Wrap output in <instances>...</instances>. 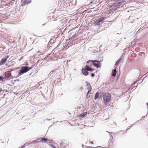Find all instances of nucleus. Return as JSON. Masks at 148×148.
I'll use <instances>...</instances> for the list:
<instances>
[{
    "instance_id": "obj_1",
    "label": "nucleus",
    "mask_w": 148,
    "mask_h": 148,
    "mask_svg": "<svg viewBox=\"0 0 148 148\" xmlns=\"http://www.w3.org/2000/svg\"><path fill=\"white\" fill-rule=\"evenodd\" d=\"M33 65H32L30 67L27 66H23L21 67V68L19 69V71H18V74L16 76V77L17 78L23 74L27 72L33 68Z\"/></svg>"
},
{
    "instance_id": "obj_2",
    "label": "nucleus",
    "mask_w": 148,
    "mask_h": 148,
    "mask_svg": "<svg viewBox=\"0 0 148 148\" xmlns=\"http://www.w3.org/2000/svg\"><path fill=\"white\" fill-rule=\"evenodd\" d=\"M121 2L116 1L109 4L108 6L111 8V10L115 11L118 10L120 7H121Z\"/></svg>"
},
{
    "instance_id": "obj_3",
    "label": "nucleus",
    "mask_w": 148,
    "mask_h": 148,
    "mask_svg": "<svg viewBox=\"0 0 148 148\" xmlns=\"http://www.w3.org/2000/svg\"><path fill=\"white\" fill-rule=\"evenodd\" d=\"M111 96L110 94L108 92H106V95L104 96L103 98V103L105 105L108 103L111 100Z\"/></svg>"
},
{
    "instance_id": "obj_4",
    "label": "nucleus",
    "mask_w": 148,
    "mask_h": 148,
    "mask_svg": "<svg viewBox=\"0 0 148 148\" xmlns=\"http://www.w3.org/2000/svg\"><path fill=\"white\" fill-rule=\"evenodd\" d=\"M3 76L6 79V80H9V78H13V77L12 75V73L9 71L5 72L4 73Z\"/></svg>"
},
{
    "instance_id": "obj_5",
    "label": "nucleus",
    "mask_w": 148,
    "mask_h": 148,
    "mask_svg": "<svg viewBox=\"0 0 148 148\" xmlns=\"http://www.w3.org/2000/svg\"><path fill=\"white\" fill-rule=\"evenodd\" d=\"M103 60V58H102V60L100 61H98L97 60H94V61H96L92 63H93V66H94L95 67H96L97 68H100L101 66V64L100 62H102Z\"/></svg>"
},
{
    "instance_id": "obj_6",
    "label": "nucleus",
    "mask_w": 148,
    "mask_h": 148,
    "mask_svg": "<svg viewBox=\"0 0 148 148\" xmlns=\"http://www.w3.org/2000/svg\"><path fill=\"white\" fill-rule=\"evenodd\" d=\"M9 57V56L8 55H6L5 57L3 58L0 61V66L3 65Z\"/></svg>"
},
{
    "instance_id": "obj_7",
    "label": "nucleus",
    "mask_w": 148,
    "mask_h": 148,
    "mask_svg": "<svg viewBox=\"0 0 148 148\" xmlns=\"http://www.w3.org/2000/svg\"><path fill=\"white\" fill-rule=\"evenodd\" d=\"M106 132L108 133L109 134L110 137L108 143V145L110 146L111 145H112L113 144V142L112 141V140L113 139V138L112 136L110 134V132H109L108 131H106Z\"/></svg>"
},
{
    "instance_id": "obj_8",
    "label": "nucleus",
    "mask_w": 148,
    "mask_h": 148,
    "mask_svg": "<svg viewBox=\"0 0 148 148\" xmlns=\"http://www.w3.org/2000/svg\"><path fill=\"white\" fill-rule=\"evenodd\" d=\"M21 6H23L26 5V4H28L30 3L31 1V0H21Z\"/></svg>"
},
{
    "instance_id": "obj_9",
    "label": "nucleus",
    "mask_w": 148,
    "mask_h": 148,
    "mask_svg": "<svg viewBox=\"0 0 148 148\" xmlns=\"http://www.w3.org/2000/svg\"><path fill=\"white\" fill-rule=\"evenodd\" d=\"M87 70H85V69L82 68L81 70L82 74L83 75L85 76H87L89 74V73Z\"/></svg>"
},
{
    "instance_id": "obj_10",
    "label": "nucleus",
    "mask_w": 148,
    "mask_h": 148,
    "mask_svg": "<svg viewBox=\"0 0 148 148\" xmlns=\"http://www.w3.org/2000/svg\"><path fill=\"white\" fill-rule=\"evenodd\" d=\"M87 112H84L82 114H81L78 115V117L80 119L81 118H83L85 117L87 114Z\"/></svg>"
},
{
    "instance_id": "obj_11",
    "label": "nucleus",
    "mask_w": 148,
    "mask_h": 148,
    "mask_svg": "<svg viewBox=\"0 0 148 148\" xmlns=\"http://www.w3.org/2000/svg\"><path fill=\"white\" fill-rule=\"evenodd\" d=\"M116 74V69H114L112 70L111 75L113 77H115Z\"/></svg>"
},
{
    "instance_id": "obj_12",
    "label": "nucleus",
    "mask_w": 148,
    "mask_h": 148,
    "mask_svg": "<svg viewBox=\"0 0 148 148\" xmlns=\"http://www.w3.org/2000/svg\"><path fill=\"white\" fill-rule=\"evenodd\" d=\"M100 22L97 19L94 22V26H99L100 25Z\"/></svg>"
},
{
    "instance_id": "obj_13",
    "label": "nucleus",
    "mask_w": 148,
    "mask_h": 148,
    "mask_svg": "<svg viewBox=\"0 0 148 148\" xmlns=\"http://www.w3.org/2000/svg\"><path fill=\"white\" fill-rule=\"evenodd\" d=\"M99 92H97L94 96V99L95 100H97L98 98H99Z\"/></svg>"
},
{
    "instance_id": "obj_14",
    "label": "nucleus",
    "mask_w": 148,
    "mask_h": 148,
    "mask_svg": "<svg viewBox=\"0 0 148 148\" xmlns=\"http://www.w3.org/2000/svg\"><path fill=\"white\" fill-rule=\"evenodd\" d=\"M122 58H120L116 62L115 64V66H118L119 65L120 61L121 60Z\"/></svg>"
},
{
    "instance_id": "obj_15",
    "label": "nucleus",
    "mask_w": 148,
    "mask_h": 148,
    "mask_svg": "<svg viewBox=\"0 0 148 148\" xmlns=\"http://www.w3.org/2000/svg\"><path fill=\"white\" fill-rule=\"evenodd\" d=\"M106 18V17L105 16H102L99 18H98V19L100 21V23L102 22Z\"/></svg>"
},
{
    "instance_id": "obj_16",
    "label": "nucleus",
    "mask_w": 148,
    "mask_h": 148,
    "mask_svg": "<svg viewBox=\"0 0 148 148\" xmlns=\"http://www.w3.org/2000/svg\"><path fill=\"white\" fill-rule=\"evenodd\" d=\"M99 94L100 98L102 97H103V98L104 96L106 95V92L103 93V92H100V93H99Z\"/></svg>"
},
{
    "instance_id": "obj_17",
    "label": "nucleus",
    "mask_w": 148,
    "mask_h": 148,
    "mask_svg": "<svg viewBox=\"0 0 148 148\" xmlns=\"http://www.w3.org/2000/svg\"><path fill=\"white\" fill-rule=\"evenodd\" d=\"M78 35L77 34H75L73 36H72L69 39V40H71L72 39L74 38H76L77 36Z\"/></svg>"
},
{
    "instance_id": "obj_18",
    "label": "nucleus",
    "mask_w": 148,
    "mask_h": 148,
    "mask_svg": "<svg viewBox=\"0 0 148 148\" xmlns=\"http://www.w3.org/2000/svg\"><path fill=\"white\" fill-rule=\"evenodd\" d=\"M40 140L42 141L43 142L46 143L47 141H49V140L46 138H42L40 139Z\"/></svg>"
},
{
    "instance_id": "obj_19",
    "label": "nucleus",
    "mask_w": 148,
    "mask_h": 148,
    "mask_svg": "<svg viewBox=\"0 0 148 148\" xmlns=\"http://www.w3.org/2000/svg\"><path fill=\"white\" fill-rule=\"evenodd\" d=\"M21 68V67H18L16 68H14V69H10V71L12 72L14 71L15 70H17L18 69H20Z\"/></svg>"
},
{
    "instance_id": "obj_20",
    "label": "nucleus",
    "mask_w": 148,
    "mask_h": 148,
    "mask_svg": "<svg viewBox=\"0 0 148 148\" xmlns=\"http://www.w3.org/2000/svg\"><path fill=\"white\" fill-rule=\"evenodd\" d=\"M90 68V66L88 65H86L84 66V68L83 69H85V70H89V69Z\"/></svg>"
},
{
    "instance_id": "obj_21",
    "label": "nucleus",
    "mask_w": 148,
    "mask_h": 148,
    "mask_svg": "<svg viewBox=\"0 0 148 148\" xmlns=\"http://www.w3.org/2000/svg\"><path fill=\"white\" fill-rule=\"evenodd\" d=\"M92 90V87H91V88H90V90H89L88 92H87V93L86 94V97L87 98H88V95H89V93Z\"/></svg>"
},
{
    "instance_id": "obj_22",
    "label": "nucleus",
    "mask_w": 148,
    "mask_h": 148,
    "mask_svg": "<svg viewBox=\"0 0 148 148\" xmlns=\"http://www.w3.org/2000/svg\"><path fill=\"white\" fill-rule=\"evenodd\" d=\"M95 61H94V60H89L87 61L86 63L87 64H89L90 62H92V63L93 62H95Z\"/></svg>"
},
{
    "instance_id": "obj_23",
    "label": "nucleus",
    "mask_w": 148,
    "mask_h": 148,
    "mask_svg": "<svg viewBox=\"0 0 148 148\" xmlns=\"http://www.w3.org/2000/svg\"><path fill=\"white\" fill-rule=\"evenodd\" d=\"M39 142H40V141H37L36 140H34V141H32L31 143V144H36L37 143H39Z\"/></svg>"
},
{
    "instance_id": "obj_24",
    "label": "nucleus",
    "mask_w": 148,
    "mask_h": 148,
    "mask_svg": "<svg viewBox=\"0 0 148 148\" xmlns=\"http://www.w3.org/2000/svg\"><path fill=\"white\" fill-rule=\"evenodd\" d=\"M5 47L4 46L2 47H0V52L3 51V50L5 49Z\"/></svg>"
},
{
    "instance_id": "obj_25",
    "label": "nucleus",
    "mask_w": 148,
    "mask_h": 148,
    "mask_svg": "<svg viewBox=\"0 0 148 148\" xmlns=\"http://www.w3.org/2000/svg\"><path fill=\"white\" fill-rule=\"evenodd\" d=\"M14 1L15 0H12L10 2L9 4L11 5H13V4L14 3Z\"/></svg>"
},
{
    "instance_id": "obj_26",
    "label": "nucleus",
    "mask_w": 148,
    "mask_h": 148,
    "mask_svg": "<svg viewBox=\"0 0 148 148\" xmlns=\"http://www.w3.org/2000/svg\"><path fill=\"white\" fill-rule=\"evenodd\" d=\"M136 83V82H134L133 83L132 85L131 86V90H132L133 89V87H134L135 86V84Z\"/></svg>"
},
{
    "instance_id": "obj_27",
    "label": "nucleus",
    "mask_w": 148,
    "mask_h": 148,
    "mask_svg": "<svg viewBox=\"0 0 148 148\" xmlns=\"http://www.w3.org/2000/svg\"><path fill=\"white\" fill-rule=\"evenodd\" d=\"M54 73L53 71H51L49 73L50 74V76L51 77H52L53 76V74Z\"/></svg>"
},
{
    "instance_id": "obj_28",
    "label": "nucleus",
    "mask_w": 148,
    "mask_h": 148,
    "mask_svg": "<svg viewBox=\"0 0 148 148\" xmlns=\"http://www.w3.org/2000/svg\"><path fill=\"white\" fill-rule=\"evenodd\" d=\"M86 83H87V85L88 86H89L90 87V88H91V86L90 83L87 81L86 82Z\"/></svg>"
},
{
    "instance_id": "obj_29",
    "label": "nucleus",
    "mask_w": 148,
    "mask_h": 148,
    "mask_svg": "<svg viewBox=\"0 0 148 148\" xmlns=\"http://www.w3.org/2000/svg\"><path fill=\"white\" fill-rule=\"evenodd\" d=\"M5 80H6V79H5V77L3 76V78L2 79V80H1V81L2 82H5Z\"/></svg>"
},
{
    "instance_id": "obj_30",
    "label": "nucleus",
    "mask_w": 148,
    "mask_h": 148,
    "mask_svg": "<svg viewBox=\"0 0 148 148\" xmlns=\"http://www.w3.org/2000/svg\"><path fill=\"white\" fill-rule=\"evenodd\" d=\"M94 70V69H91V68H90L89 70H88L87 71H89L90 72H92Z\"/></svg>"
},
{
    "instance_id": "obj_31",
    "label": "nucleus",
    "mask_w": 148,
    "mask_h": 148,
    "mask_svg": "<svg viewBox=\"0 0 148 148\" xmlns=\"http://www.w3.org/2000/svg\"><path fill=\"white\" fill-rule=\"evenodd\" d=\"M88 65L90 67V68H91V66L92 65H93V63H89V65Z\"/></svg>"
},
{
    "instance_id": "obj_32",
    "label": "nucleus",
    "mask_w": 148,
    "mask_h": 148,
    "mask_svg": "<svg viewBox=\"0 0 148 148\" xmlns=\"http://www.w3.org/2000/svg\"><path fill=\"white\" fill-rule=\"evenodd\" d=\"M141 120L142 119H140V120H138L135 123L132 124V125H133L135 123H136L137 122H139V121H140V122L141 121Z\"/></svg>"
},
{
    "instance_id": "obj_33",
    "label": "nucleus",
    "mask_w": 148,
    "mask_h": 148,
    "mask_svg": "<svg viewBox=\"0 0 148 148\" xmlns=\"http://www.w3.org/2000/svg\"><path fill=\"white\" fill-rule=\"evenodd\" d=\"M90 76L92 77H93L95 76V74L94 73H92L91 74Z\"/></svg>"
},
{
    "instance_id": "obj_34",
    "label": "nucleus",
    "mask_w": 148,
    "mask_h": 148,
    "mask_svg": "<svg viewBox=\"0 0 148 148\" xmlns=\"http://www.w3.org/2000/svg\"><path fill=\"white\" fill-rule=\"evenodd\" d=\"M58 69H55L54 71H53V72L54 73H57L58 72H57V71L58 70Z\"/></svg>"
},
{
    "instance_id": "obj_35",
    "label": "nucleus",
    "mask_w": 148,
    "mask_h": 148,
    "mask_svg": "<svg viewBox=\"0 0 148 148\" xmlns=\"http://www.w3.org/2000/svg\"><path fill=\"white\" fill-rule=\"evenodd\" d=\"M25 146H28L29 145V144L28 143V142H26V143L25 144Z\"/></svg>"
},
{
    "instance_id": "obj_36",
    "label": "nucleus",
    "mask_w": 148,
    "mask_h": 148,
    "mask_svg": "<svg viewBox=\"0 0 148 148\" xmlns=\"http://www.w3.org/2000/svg\"><path fill=\"white\" fill-rule=\"evenodd\" d=\"M50 145L51 146V147H52V148H56V147L53 144H50Z\"/></svg>"
},
{
    "instance_id": "obj_37",
    "label": "nucleus",
    "mask_w": 148,
    "mask_h": 148,
    "mask_svg": "<svg viewBox=\"0 0 148 148\" xmlns=\"http://www.w3.org/2000/svg\"><path fill=\"white\" fill-rule=\"evenodd\" d=\"M19 81V79H17L14 80V82H15L16 81Z\"/></svg>"
},
{
    "instance_id": "obj_38",
    "label": "nucleus",
    "mask_w": 148,
    "mask_h": 148,
    "mask_svg": "<svg viewBox=\"0 0 148 148\" xmlns=\"http://www.w3.org/2000/svg\"><path fill=\"white\" fill-rule=\"evenodd\" d=\"M3 78V76L0 75V81H1L2 79Z\"/></svg>"
},
{
    "instance_id": "obj_39",
    "label": "nucleus",
    "mask_w": 148,
    "mask_h": 148,
    "mask_svg": "<svg viewBox=\"0 0 148 148\" xmlns=\"http://www.w3.org/2000/svg\"><path fill=\"white\" fill-rule=\"evenodd\" d=\"M25 146H25V145L24 144L22 147H21V148H24Z\"/></svg>"
},
{
    "instance_id": "obj_40",
    "label": "nucleus",
    "mask_w": 148,
    "mask_h": 148,
    "mask_svg": "<svg viewBox=\"0 0 148 148\" xmlns=\"http://www.w3.org/2000/svg\"><path fill=\"white\" fill-rule=\"evenodd\" d=\"M24 64L26 66H27L29 64L27 62H26L25 63V64Z\"/></svg>"
},
{
    "instance_id": "obj_41",
    "label": "nucleus",
    "mask_w": 148,
    "mask_h": 148,
    "mask_svg": "<svg viewBox=\"0 0 148 148\" xmlns=\"http://www.w3.org/2000/svg\"><path fill=\"white\" fill-rule=\"evenodd\" d=\"M52 41V40H50V41H49V43H50V44H51L52 43V42H51V41Z\"/></svg>"
},
{
    "instance_id": "obj_42",
    "label": "nucleus",
    "mask_w": 148,
    "mask_h": 148,
    "mask_svg": "<svg viewBox=\"0 0 148 148\" xmlns=\"http://www.w3.org/2000/svg\"><path fill=\"white\" fill-rule=\"evenodd\" d=\"M11 82L13 84H14L15 82H14V81L13 80H12Z\"/></svg>"
},
{
    "instance_id": "obj_43",
    "label": "nucleus",
    "mask_w": 148,
    "mask_h": 148,
    "mask_svg": "<svg viewBox=\"0 0 148 148\" xmlns=\"http://www.w3.org/2000/svg\"><path fill=\"white\" fill-rule=\"evenodd\" d=\"M130 127H129V128L127 129L126 130L125 132H126L128 130H129V129H130Z\"/></svg>"
},
{
    "instance_id": "obj_44",
    "label": "nucleus",
    "mask_w": 148,
    "mask_h": 148,
    "mask_svg": "<svg viewBox=\"0 0 148 148\" xmlns=\"http://www.w3.org/2000/svg\"><path fill=\"white\" fill-rule=\"evenodd\" d=\"M146 105L147 106V110H148V103H146Z\"/></svg>"
},
{
    "instance_id": "obj_45",
    "label": "nucleus",
    "mask_w": 148,
    "mask_h": 148,
    "mask_svg": "<svg viewBox=\"0 0 148 148\" xmlns=\"http://www.w3.org/2000/svg\"><path fill=\"white\" fill-rule=\"evenodd\" d=\"M147 77L146 76H145V77L144 78H143L142 79V81L141 82H143V80H144V79L145 77Z\"/></svg>"
},
{
    "instance_id": "obj_46",
    "label": "nucleus",
    "mask_w": 148,
    "mask_h": 148,
    "mask_svg": "<svg viewBox=\"0 0 148 148\" xmlns=\"http://www.w3.org/2000/svg\"><path fill=\"white\" fill-rule=\"evenodd\" d=\"M90 142V143L91 144H93V141Z\"/></svg>"
},
{
    "instance_id": "obj_47",
    "label": "nucleus",
    "mask_w": 148,
    "mask_h": 148,
    "mask_svg": "<svg viewBox=\"0 0 148 148\" xmlns=\"http://www.w3.org/2000/svg\"><path fill=\"white\" fill-rule=\"evenodd\" d=\"M45 24H43L42 25L43 26H44V25H45Z\"/></svg>"
},
{
    "instance_id": "obj_48",
    "label": "nucleus",
    "mask_w": 148,
    "mask_h": 148,
    "mask_svg": "<svg viewBox=\"0 0 148 148\" xmlns=\"http://www.w3.org/2000/svg\"><path fill=\"white\" fill-rule=\"evenodd\" d=\"M93 107H94V105H93V107H92V108L93 109Z\"/></svg>"
},
{
    "instance_id": "obj_49",
    "label": "nucleus",
    "mask_w": 148,
    "mask_h": 148,
    "mask_svg": "<svg viewBox=\"0 0 148 148\" xmlns=\"http://www.w3.org/2000/svg\"><path fill=\"white\" fill-rule=\"evenodd\" d=\"M145 116H143L142 117V118H144V117H145Z\"/></svg>"
},
{
    "instance_id": "obj_50",
    "label": "nucleus",
    "mask_w": 148,
    "mask_h": 148,
    "mask_svg": "<svg viewBox=\"0 0 148 148\" xmlns=\"http://www.w3.org/2000/svg\"><path fill=\"white\" fill-rule=\"evenodd\" d=\"M51 120L50 119H47V120L49 121V120Z\"/></svg>"
},
{
    "instance_id": "obj_51",
    "label": "nucleus",
    "mask_w": 148,
    "mask_h": 148,
    "mask_svg": "<svg viewBox=\"0 0 148 148\" xmlns=\"http://www.w3.org/2000/svg\"><path fill=\"white\" fill-rule=\"evenodd\" d=\"M137 85L136 86H135V87H137Z\"/></svg>"
},
{
    "instance_id": "obj_52",
    "label": "nucleus",
    "mask_w": 148,
    "mask_h": 148,
    "mask_svg": "<svg viewBox=\"0 0 148 148\" xmlns=\"http://www.w3.org/2000/svg\"><path fill=\"white\" fill-rule=\"evenodd\" d=\"M116 34H119L118 33H116Z\"/></svg>"
},
{
    "instance_id": "obj_53",
    "label": "nucleus",
    "mask_w": 148,
    "mask_h": 148,
    "mask_svg": "<svg viewBox=\"0 0 148 148\" xmlns=\"http://www.w3.org/2000/svg\"><path fill=\"white\" fill-rule=\"evenodd\" d=\"M119 76H118V78H119Z\"/></svg>"
},
{
    "instance_id": "obj_54",
    "label": "nucleus",
    "mask_w": 148,
    "mask_h": 148,
    "mask_svg": "<svg viewBox=\"0 0 148 148\" xmlns=\"http://www.w3.org/2000/svg\"><path fill=\"white\" fill-rule=\"evenodd\" d=\"M54 43V42H52V44H53V43Z\"/></svg>"
},
{
    "instance_id": "obj_55",
    "label": "nucleus",
    "mask_w": 148,
    "mask_h": 148,
    "mask_svg": "<svg viewBox=\"0 0 148 148\" xmlns=\"http://www.w3.org/2000/svg\"><path fill=\"white\" fill-rule=\"evenodd\" d=\"M81 88H82V86Z\"/></svg>"
},
{
    "instance_id": "obj_56",
    "label": "nucleus",
    "mask_w": 148,
    "mask_h": 148,
    "mask_svg": "<svg viewBox=\"0 0 148 148\" xmlns=\"http://www.w3.org/2000/svg\"><path fill=\"white\" fill-rule=\"evenodd\" d=\"M122 130L120 131V132H122Z\"/></svg>"
},
{
    "instance_id": "obj_57",
    "label": "nucleus",
    "mask_w": 148,
    "mask_h": 148,
    "mask_svg": "<svg viewBox=\"0 0 148 148\" xmlns=\"http://www.w3.org/2000/svg\"><path fill=\"white\" fill-rule=\"evenodd\" d=\"M39 140V138H38V139H37V140Z\"/></svg>"
}]
</instances>
